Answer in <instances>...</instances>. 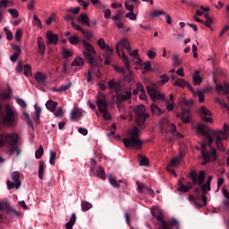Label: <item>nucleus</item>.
Here are the masks:
<instances>
[{
  "instance_id": "obj_1",
  "label": "nucleus",
  "mask_w": 229,
  "mask_h": 229,
  "mask_svg": "<svg viewBox=\"0 0 229 229\" xmlns=\"http://www.w3.org/2000/svg\"><path fill=\"white\" fill-rule=\"evenodd\" d=\"M68 40L70 44H72V46H78V44L81 42L84 47V50L82 52L84 58L87 59L88 64H90L92 67H98V62H96V59L94 58V56L96 55V50L90 43L87 42L86 40L81 41L80 39V37L76 35L70 36L68 38Z\"/></svg>"
},
{
  "instance_id": "obj_2",
  "label": "nucleus",
  "mask_w": 229,
  "mask_h": 229,
  "mask_svg": "<svg viewBox=\"0 0 229 229\" xmlns=\"http://www.w3.org/2000/svg\"><path fill=\"white\" fill-rule=\"evenodd\" d=\"M3 146H6L9 155H14L16 153V157H19L22 151L19 148V134L15 132L0 134V148H3Z\"/></svg>"
},
{
  "instance_id": "obj_3",
  "label": "nucleus",
  "mask_w": 229,
  "mask_h": 229,
  "mask_svg": "<svg viewBox=\"0 0 229 229\" xmlns=\"http://www.w3.org/2000/svg\"><path fill=\"white\" fill-rule=\"evenodd\" d=\"M190 178L192 182H188V185L181 184L178 188L180 192H189V190L192 189V185H199V187H200V191H203V194H207V191H208V184H203V182H205V171H199L198 176V173L192 170L190 173Z\"/></svg>"
},
{
  "instance_id": "obj_4",
  "label": "nucleus",
  "mask_w": 229,
  "mask_h": 229,
  "mask_svg": "<svg viewBox=\"0 0 229 229\" xmlns=\"http://www.w3.org/2000/svg\"><path fill=\"white\" fill-rule=\"evenodd\" d=\"M17 119H19V114L15 108L10 106V104H5L3 109V106L0 104V121L2 124L9 126V128H15Z\"/></svg>"
},
{
  "instance_id": "obj_5",
  "label": "nucleus",
  "mask_w": 229,
  "mask_h": 229,
  "mask_svg": "<svg viewBox=\"0 0 229 229\" xmlns=\"http://www.w3.org/2000/svg\"><path fill=\"white\" fill-rule=\"evenodd\" d=\"M115 49L118 56H122V60L125 65L126 70L130 71V59H128V56H126L124 54V49L127 51V53H129L130 56H133V58L136 60H139V50L135 49L133 52H131L130 41H128L126 38H123L121 41H119L116 44Z\"/></svg>"
},
{
  "instance_id": "obj_6",
  "label": "nucleus",
  "mask_w": 229,
  "mask_h": 229,
  "mask_svg": "<svg viewBox=\"0 0 229 229\" xmlns=\"http://www.w3.org/2000/svg\"><path fill=\"white\" fill-rule=\"evenodd\" d=\"M128 138L123 140L125 148H133L134 149H140L144 142L139 138V127L134 126L128 131Z\"/></svg>"
},
{
  "instance_id": "obj_7",
  "label": "nucleus",
  "mask_w": 229,
  "mask_h": 229,
  "mask_svg": "<svg viewBox=\"0 0 229 229\" xmlns=\"http://www.w3.org/2000/svg\"><path fill=\"white\" fill-rule=\"evenodd\" d=\"M133 113L136 119V124L144 130L146 128V119L149 117V114L146 113V107L144 105H139L133 109Z\"/></svg>"
},
{
  "instance_id": "obj_8",
  "label": "nucleus",
  "mask_w": 229,
  "mask_h": 229,
  "mask_svg": "<svg viewBox=\"0 0 229 229\" xmlns=\"http://www.w3.org/2000/svg\"><path fill=\"white\" fill-rule=\"evenodd\" d=\"M97 106L105 121H110L112 116L108 113V102H106V96L104 93L98 92Z\"/></svg>"
},
{
  "instance_id": "obj_9",
  "label": "nucleus",
  "mask_w": 229,
  "mask_h": 229,
  "mask_svg": "<svg viewBox=\"0 0 229 229\" xmlns=\"http://www.w3.org/2000/svg\"><path fill=\"white\" fill-rule=\"evenodd\" d=\"M150 212L153 216V218L157 219V221H158L159 225L162 229H173V221L166 222L164 219V217H165L164 213H162L160 208H158L157 207H153L150 209Z\"/></svg>"
},
{
  "instance_id": "obj_10",
  "label": "nucleus",
  "mask_w": 229,
  "mask_h": 229,
  "mask_svg": "<svg viewBox=\"0 0 229 229\" xmlns=\"http://www.w3.org/2000/svg\"><path fill=\"white\" fill-rule=\"evenodd\" d=\"M146 89L152 101H165V103H168L165 97L158 91V86L155 82H150L146 86Z\"/></svg>"
},
{
  "instance_id": "obj_11",
  "label": "nucleus",
  "mask_w": 229,
  "mask_h": 229,
  "mask_svg": "<svg viewBox=\"0 0 229 229\" xmlns=\"http://www.w3.org/2000/svg\"><path fill=\"white\" fill-rule=\"evenodd\" d=\"M213 135L216 137V144L220 151H225V146L221 140H226L229 135V127L228 124H224L223 131H214Z\"/></svg>"
},
{
  "instance_id": "obj_12",
  "label": "nucleus",
  "mask_w": 229,
  "mask_h": 229,
  "mask_svg": "<svg viewBox=\"0 0 229 229\" xmlns=\"http://www.w3.org/2000/svg\"><path fill=\"white\" fill-rule=\"evenodd\" d=\"M161 133L166 140H173V123H169L167 118H163L160 123Z\"/></svg>"
},
{
  "instance_id": "obj_13",
  "label": "nucleus",
  "mask_w": 229,
  "mask_h": 229,
  "mask_svg": "<svg viewBox=\"0 0 229 229\" xmlns=\"http://www.w3.org/2000/svg\"><path fill=\"white\" fill-rule=\"evenodd\" d=\"M201 155L204 160L202 165H207L210 160H212V162L217 160V151H216V148H212L211 151L208 152L207 151V144L205 143L201 144Z\"/></svg>"
},
{
  "instance_id": "obj_14",
  "label": "nucleus",
  "mask_w": 229,
  "mask_h": 229,
  "mask_svg": "<svg viewBox=\"0 0 229 229\" xmlns=\"http://www.w3.org/2000/svg\"><path fill=\"white\" fill-rule=\"evenodd\" d=\"M12 180L13 182L7 181V189L10 191L13 188L20 189L21 188V176L17 172H13L12 174Z\"/></svg>"
},
{
  "instance_id": "obj_15",
  "label": "nucleus",
  "mask_w": 229,
  "mask_h": 229,
  "mask_svg": "<svg viewBox=\"0 0 229 229\" xmlns=\"http://www.w3.org/2000/svg\"><path fill=\"white\" fill-rule=\"evenodd\" d=\"M199 114H200L202 121H204L205 123H213L212 118H210V115H212V112H210V110L207 109V107L201 106L199 108Z\"/></svg>"
},
{
  "instance_id": "obj_16",
  "label": "nucleus",
  "mask_w": 229,
  "mask_h": 229,
  "mask_svg": "<svg viewBox=\"0 0 229 229\" xmlns=\"http://www.w3.org/2000/svg\"><path fill=\"white\" fill-rule=\"evenodd\" d=\"M177 117H181L182 123L184 124H189L191 121H192V114L191 113V110L189 109H182V114H177Z\"/></svg>"
},
{
  "instance_id": "obj_17",
  "label": "nucleus",
  "mask_w": 229,
  "mask_h": 229,
  "mask_svg": "<svg viewBox=\"0 0 229 229\" xmlns=\"http://www.w3.org/2000/svg\"><path fill=\"white\" fill-rule=\"evenodd\" d=\"M214 82L216 83V90L218 94H229V85L227 83H224V85L217 84V81H216V76L213 77Z\"/></svg>"
},
{
  "instance_id": "obj_18",
  "label": "nucleus",
  "mask_w": 229,
  "mask_h": 229,
  "mask_svg": "<svg viewBox=\"0 0 229 229\" xmlns=\"http://www.w3.org/2000/svg\"><path fill=\"white\" fill-rule=\"evenodd\" d=\"M174 85H176L177 87H181V89H185V87H187V89H189V90L191 92H192V94H194V96H196V93L194 92L192 86H191V84H189V82H187L183 79H177L175 81V82L174 83Z\"/></svg>"
},
{
  "instance_id": "obj_19",
  "label": "nucleus",
  "mask_w": 229,
  "mask_h": 229,
  "mask_svg": "<svg viewBox=\"0 0 229 229\" xmlns=\"http://www.w3.org/2000/svg\"><path fill=\"white\" fill-rule=\"evenodd\" d=\"M136 185L138 187V191L142 194L144 192H148L149 196H155V191H153L151 189L148 188L144 183L140 182L139 181L136 182Z\"/></svg>"
},
{
  "instance_id": "obj_20",
  "label": "nucleus",
  "mask_w": 229,
  "mask_h": 229,
  "mask_svg": "<svg viewBox=\"0 0 229 229\" xmlns=\"http://www.w3.org/2000/svg\"><path fill=\"white\" fill-rule=\"evenodd\" d=\"M189 199L191 203H193L196 208H201V207H205L207 205V196H205V193L201 195V200L204 203L203 205L199 204L198 200H196V198H194L192 195L189 196Z\"/></svg>"
},
{
  "instance_id": "obj_21",
  "label": "nucleus",
  "mask_w": 229,
  "mask_h": 229,
  "mask_svg": "<svg viewBox=\"0 0 229 229\" xmlns=\"http://www.w3.org/2000/svg\"><path fill=\"white\" fill-rule=\"evenodd\" d=\"M47 38V46H49L50 44H54V46H56L58 44V35L53 33L52 31H47L46 35Z\"/></svg>"
},
{
  "instance_id": "obj_22",
  "label": "nucleus",
  "mask_w": 229,
  "mask_h": 229,
  "mask_svg": "<svg viewBox=\"0 0 229 229\" xmlns=\"http://www.w3.org/2000/svg\"><path fill=\"white\" fill-rule=\"evenodd\" d=\"M116 103H123V101H128L131 98V90H126L124 94H116Z\"/></svg>"
},
{
  "instance_id": "obj_23",
  "label": "nucleus",
  "mask_w": 229,
  "mask_h": 229,
  "mask_svg": "<svg viewBox=\"0 0 229 229\" xmlns=\"http://www.w3.org/2000/svg\"><path fill=\"white\" fill-rule=\"evenodd\" d=\"M107 87L110 90H114V92L115 94H118L119 92H121V82H115L114 80H111L108 81L107 83Z\"/></svg>"
},
{
  "instance_id": "obj_24",
  "label": "nucleus",
  "mask_w": 229,
  "mask_h": 229,
  "mask_svg": "<svg viewBox=\"0 0 229 229\" xmlns=\"http://www.w3.org/2000/svg\"><path fill=\"white\" fill-rule=\"evenodd\" d=\"M37 83L39 85H42L43 87H46L47 82L46 81L47 80V76L40 72H38L34 76Z\"/></svg>"
},
{
  "instance_id": "obj_25",
  "label": "nucleus",
  "mask_w": 229,
  "mask_h": 229,
  "mask_svg": "<svg viewBox=\"0 0 229 229\" xmlns=\"http://www.w3.org/2000/svg\"><path fill=\"white\" fill-rule=\"evenodd\" d=\"M38 53L43 56V55H46V41H44V38L42 37L38 38Z\"/></svg>"
},
{
  "instance_id": "obj_26",
  "label": "nucleus",
  "mask_w": 229,
  "mask_h": 229,
  "mask_svg": "<svg viewBox=\"0 0 229 229\" xmlns=\"http://www.w3.org/2000/svg\"><path fill=\"white\" fill-rule=\"evenodd\" d=\"M98 46L100 47V49H106L108 55H112L114 53V50L112 49V47H110L109 46H106V43L103 38L98 39Z\"/></svg>"
},
{
  "instance_id": "obj_27",
  "label": "nucleus",
  "mask_w": 229,
  "mask_h": 229,
  "mask_svg": "<svg viewBox=\"0 0 229 229\" xmlns=\"http://www.w3.org/2000/svg\"><path fill=\"white\" fill-rule=\"evenodd\" d=\"M77 21L81 24L89 26V28H90V21L89 20V16L87 15V13H81L77 18Z\"/></svg>"
},
{
  "instance_id": "obj_28",
  "label": "nucleus",
  "mask_w": 229,
  "mask_h": 229,
  "mask_svg": "<svg viewBox=\"0 0 229 229\" xmlns=\"http://www.w3.org/2000/svg\"><path fill=\"white\" fill-rule=\"evenodd\" d=\"M91 171L92 173H94V174H97V176H98V178H101L102 180H105L106 178L105 176V168H103L102 166H98V168L91 167Z\"/></svg>"
},
{
  "instance_id": "obj_29",
  "label": "nucleus",
  "mask_w": 229,
  "mask_h": 229,
  "mask_svg": "<svg viewBox=\"0 0 229 229\" xmlns=\"http://www.w3.org/2000/svg\"><path fill=\"white\" fill-rule=\"evenodd\" d=\"M57 106H58V102L53 101V99H49L46 103V108L49 110V112H55Z\"/></svg>"
},
{
  "instance_id": "obj_30",
  "label": "nucleus",
  "mask_w": 229,
  "mask_h": 229,
  "mask_svg": "<svg viewBox=\"0 0 229 229\" xmlns=\"http://www.w3.org/2000/svg\"><path fill=\"white\" fill-rule=\"evenodd\" d=\"M35 113H34V122L36 124H38L40 123V114L42 112V109L35 104L34 106Z\"/></svg>"
},
{
  "instance_id": "obj_31",
  "label": "nucleus",
  "mask_w": 229,
  "mask_h": 229,
  "mask_svg": "<svg viewBox=\"0 0 229 229\" xmlns=\"http://www.w3.org/2000/svg\"><path fill=\"white\" fill-rule=\"evenodd\" d=\"M76 225V214H72L70 220L65 224L66 229H72V226Z\"/></svg>"
},
{
  "instance_id": "obj_32",
  "label": "nucleus",
  "mask_w": 229,
  "mask_h": 229,
  "mask_svg": "<svg viewBox=\"0 0 229 229\" xmlns=\"http://www.w3.org/2000/svg\"><path fill=\"white\" fill-rule=\"evenodd\" d=\"M150 110L153 114V115H162V114H164V110L160 109V107H158V106L153 104L150 106Z\"/></svg>"
},
{
  "instance_id": "obj_33",
  "label": "nucleus",
  "mask_w": 229,
  "mask_h": 229,
  "mask_svg": "<svg viewBox=\"0 0 229 229\" xmlns=\"http://www.w3.org/2000/svg\"><path fill=\"white\" fill-rule=\"evenodd\" d=\"M182 160H183V153H180L178 156L173 158V167H178L180 164H182Z\"/></svg>"
},
{
  "instance_id": "obj_34",
  "label": "nucleus",
  "mask_w": 229,
  "mask_h": 229,
  "mask_svg": "<svg viewBox=\"0 0 229 229\" xmlns=\"http://www.w3.org/2000/svg\"><path fill=\"white\" fill-rule=\"evenodd\" d=\"M13 49L15 53L10 56L11 62H17V58H19V55H21V47L19 46H14Z\"/></svg>"
},
{
  "instance_id": "obj_35",
  "label": "nucleus",
  "mask_w": 229,
  "mask_h": 229,
  "mask_svg": "<svg viewBox=\"0 0 229 229\" xmlns=\"http://www.w3.org/2000/svg\"><path fill=\"white\" fill-rule=\"evenodd\" d=\"M173 138L174 140V139H178L179 142H182V140H183V134L178 132V131H176V125H173Z\"/></svg>"
},
{
  "instance_id": "obj_36",
  "label": "nucleus",
  "mask_w": 229,
  "mask_h": 229,
  "mask_svg": "<svg viewBox=\"0 0 229 229\" xmlns=\"http://www.w3.org/2000/svg\"><path fill=\"white\" fill-rule=\"evenodd\" d=\"M207 130H208V126L203 123L197 125V131L198 133H201V135H207Z\"/></svg>"
},
{
  "instance_id": "obj_37",
  "label": "nucleus",
  "mask_w": 229,
  "mask_h": 229,
  "mask_svg": "<svg viewBox=\"0 0 229 229\" xmlns=\"http://www.w3.org/2000/svg\"><path fill=\"white\" fill-rule=\"evenodd\" d=\"M81 111H80V109L76 108L73 109L71 113V121H74L76 119H78V117H81Z\"/></svg>"
},
{
  "instance_id": "obj_38",
  "label": "nucleus",
  "mask_w": 229,
  "mask_h": 229,
  "mask_svg": "<svg viewBox=\"0 0 229 229\" xmlns=\"http://www.w3.org/2000/svg\"><path fill=\"white\" fill-rule=\"evenodd\" d=\"M201 76H199V71H196L193 75V83L194 85H201Z\"/></svg>"
},
{
  "instance_id": "obj_39",
  "label": "nucleus",
  "mask_w": 229,
  "mask_h": 229,
  "mask_svg": "<svg viewBox=\"0 0 229 229\" xmlns=\"http://www.w3.org/2000/svg\"><path fill=\"white\" fill-rule=\"evenodd\" d=\"M85 64V62L83 61V58L81 57H76L72 62V66H77L80 67L81 65H83Z\"/></svg>"
},
{
  "instance_id": "obj_40",
  "label": "nucleus",
  "mask_w": 229,
  "mask_h": 229,
  "mask_svg": "<svg viewBox=\"0 0 229 229\" xmlns=\"http://www.w3.org/2000/svg\"><path fill=\"white\" fill-rule=\"evenodd\" d=\"M90 208H92V204H90V202H88L85 200L81 202L82 212H89V210H90Z\"/></svg>"
},
{
  "instance_id": "obj_41",
  "label": "nucleus",
  "mask_w": 229,
  "mask_h": 229,
  "mask_svg": "<svg viewBox=\"0 0 229 229\" xmlns=\"http://www.w3.org/2000/svg\"><path fill=\"white\" fill-rule=\"evenodd\" d=\"M44 169H45L44 161H39V168H38L39 180H44Z\"/></svg>"
},
{
  "instance_id": "obj_42",
  "label": "nucleus",
  "mask_w": 229,
  "mask_h": 229,
  "mask_svg": "<svg viewBox=\"0 0 229 229\" xmlns=\"http://www.w3.org/2000/svg\"><path fill=\"white\" fill-rule=\"evenodd\" d=\"M182 61L180 58L179 55H173V64L174 65V67H180V65H182Z\"/></svg>"
},
{
  "instance_id": "obj_43",
  "label": "nucleus",
  "mask_w": 229,
  "mask_h": 229,
  "mask_svg": "<svg viewBox=\"0 0 229 229\" xmlns=\"http://www.w3.org/2000/svg\"><path fill=\"white\" fill-rule=\"evenodd\" d=\"M13 2L10 0H1L0 1V8H8V6H12Z\"/></svg>"
},
{
  "instance_id": "obj_44",
  "label": "nucleus",
  "mask_w": 229,
  "mask_h": 229,
  "mask_svg": "<svg viewBox=\"0 0 229 229\" xmlns=\"http://www.w3.org/2000/svg\"><path fill=\"white\" fill-rule=\"evenodd\" d=\"M140 165H148L149 164V159L144 156L139 155Z\"/></svg>"
},
{
  "instance_id": "obj_45",
  "label": "nucleus",
  "mask_w": 229,
  "mask_h": 229,
  "mask_svg": "<svg viewBox=\"0 0 229 229\" xmlns=\"http://www.w3.org/2000/svg\"><path fill=\"white\" fill-rule=\"evenodd\" d=\"M56 152L51 150L50 151V157H49V164L51 165H55V164L56 163Z\"/></svg>"
},
{
  "instance_id": "obj_46",
  "label": "nucleus",
  "mask_w": 229,
  "mask_h": 229,
  "mask_svg": "<svg viewBox=\"0 0 229 229\" xmlns=\"http://www.w3.org/2000/svg\"><path fill=\"white\" fill-rule=\"evenodd\" d=\"M161 80L157 81V85L162 86L165 85L169 81V77L167 75L164 74L160 76Z\"/></svg>"
},
{
  "instance_id": "obj_47",
  "label": "nucleus",
  "mask_w": 229,
  "mask_h": 229,
  "mask_svg": "<svg viewBox=\"0 0 229 229\" xmlns=\"http://www.w3.org/2000/svg\"><path fill=\"white\" fill-rule=\"evenodd\" d=\"M108 182H109V183H110L113 187H114V188H116V189H119V187H120L119 182H117V180H115V179H114V177H112L111 175L108 176Z\"/></svg>"
},
{
  "instance_id": "obj_48",
  "label": "nucleus",
  "mask_w": 229,
  "mask_h": 229,
  "mask_svg": "<svg viewBox=\"0 0 229 229\" xmlns=\"http://www.w3.org/2000/svg\"><path fill=\"white\" fill-rule=\"evenodd\" d=\"M69 89H71V83L60 86L59 88L55 89V92H65V90H69Z\"/></svg>"
},
{
  "instance_id": "obj_49",
  "label": "nucleus",
  "mask_w": 229,
  "mask_h": 229,
  "mask_svg": "<svg viewBox=\"0 0 229 229\" xmlns=\"http://www.w3.org/2000/svg\"><path fill=\"white\" fill-rule=\"evenodd\" d=\"M14 38L16 42H21L22 38V29H18L15 32Z\"/></svg>"
},
{
  "instance_id": "obj_50",
  "label": "nucleus",
  "mask_w": 229,
  "mask_h": 229,
  "mask_svg": "<svg viewBox=\"0 0 229 229\" xmlns=\"http://www.w3.org/2000/svg\"><path fill=\"white\" fill-rule=\"evenodd\" d=\"M204 17L206 19V22L204 21L205 26H207V28H210V26H212V18H210V16L208 15V13H205Z\"/></svg>"
},
{
  "instance_id": "obj_51",
  "label": "nucleus",
  "mask_w": 229,
  "mask_h": 229,
  "mask_svg": "<svg viewBox=\"0 0 229 229\" xmlns=\"http://www.w3.org/2000/svg\"><path fill=\"white\" fill-rule=\"evenodd\" d=\"M4 31L6 35V39L7 40H13V34L12 33V31L10 30H8V28L4 27Z\"/></svg>"
},
{
  "instance_id": "obj_52",
  "label": "nucleus",
  "mask_w": 229,
  "mask_h": 229,
  "mask_svg": "<svg viewBox=\"0 0 229 229\" xmlns=\"http://www.w3.org/2000/svg\"><path fill=\"white\" fill-rule=\"evenodd\" d=\"M72 56V52L67 50V48L63 49V58L64 60H67V58H71Z\"/></svg>"
},
{
  "instance_id": "obj_53",
  "label": "nucleus",
  "mask_w": 229,
  "mask_h": 229,
  "mask_svg": "<svg viewBox=\"0 0 229 229\" xmlns=\"http://www.w3.org/2000/svg\"><path fill=\"white\" fill-rule=\"evenodd\" d=\"M195 94L198 96L199 103L205 101V91L199 90Z\"/></svg>"
},
{
  "instance_id": "obj_54",
  "label": "nucleus",
  "mask_w": 229,
  "mask_h": 229,
  "mask_svg": "<svg viewBox=\"0 0 229 229\" xmlns=\"http://www.w3.org/2000/svg\"><path fill=\"white\" fill-rule=\"evenodd\" d=\"M42 155H44V148L40 145L39 148L36 150L35 157L38 159L42 157Z\"/></svg>"
},
{
  "instance_id": "obj_55",
  "label": "nucleus",
  "mask_w": 229,
  "mask_h": 229,
  "mask_svg": "<svg viewBox=\"0 0 229 229\" xmlns=\"http://www.w3.org/2000/svg\"><path fill=\"white\" fill-rule=\"evenodd\" d=\"M30 73H31V65L25 64L24 67H23L24 76H30Z\"/></svg>"
},
{
  "instance_id": "obj_56",
  "label": "nucleus",
  "mask_w": 229,
  "mask_h": 229,
  "mask_svg": "<svg viewBox=\"0 0 229 229\" xmlns=\"http://www.w3.org/2000/svg\"><path fill=\"white\" fill-rule=\"evenodd\" d=\"M7 12L13 17L14 19L19 18V11L17 9H8Z\"/></svg>"
},
{
  "instance_id": "obj_57",
  "label": "nucleus",
  "mask_w": 229,
  "mask_h": 229,
  "mask_svg": "<svg viewBox=\"0 0 229 229\" xmlns=\"http://www.w3.org/2000/svg\"><path fill=\"white\" fill-rule=\"evenodd\" d=\"M4 210H10V206L8 202H0V211L3 212Z\"/></svg>"
},
{
  "instance_id": "obj_58",
  "label": "nucleus",
  "mask_w": 229,
  "mask_h": 229,
  "mask_svg": "<svg viewBox=\"0 0 229 229\" xmlns=\"http://www.w3.org/2000/svg\"><path fill=\"white\" fill-rule=\"evenodd\" d=\"M66 12H68V13H73V15H78V13H80V7H75V8H69L66 9Z\"/></svg>"
},
{
  "instance_id": "obj_59",
  "label": "nucleus",
  "mask_w": 229,
  "mask_h": 229,
  "mask_svg": "<svg viewBox=\"0 0 229 229\" xmlns=\"http://www.w3.org/2000/svg\"><path fill=\"white\" fill-rule=\"evenodd\" d=\"M125 17H127V19H130V21H136L137 20V15H135V13L133 12H130L128 13Z\"/></svg>"
},
{
  "instance_id": "obj_60",
  "label": "nucleus",
  "mask_w": 229,
  "mask_h": 229,
  "mask_svg": "<svg viewBox=\"0 0 229 229\" xmlns=\"http://www.w3.org/2000/svg\"><path fill=\"white\" fill-rule=\"evenodd\" d=\"M16 103H18V105H20V106L21 108H26V106H27L26 102L22 98H16Z\"/></svg>"
},
{
  "instance_id": "obj_61",
  "label": "nucleus",
  "mask_w": 229,
  "mask_h": 229,
  "mask_svg": "<svg viewBox=\"0 0 229 229\" xmlns=\"http://www.w3.org/2000/svg\"><path fill=\"white\" fill-rule=\"evenodd\" d=\"M111 19L113 21H121V19H123V13H121V11H118L116 15L112 16Z\"/></svg>"
},
{
  "instance_id": "obj_62",
  "label": "nucleus",
  "mask_w": 229,
  "mask_h": 229,
  "mask_svg": "<svg viewBox=\"0 0 229 229\" xmlns=\"http://www.w3.org/2000/svg\"><path fill=\"white\" fill-rule=\"evenodd\" d=\"M182 105H184V106H192V105H194V100L192 99H190V100H186V99H183L182 101Z\"/></svg>"
},
{
  "instance_id": "obj_63",
  "label": "nucleus",
  "mask_w": 229,
  "mask_h": 229,
  "mask_svg": "<svg viewBox=\"0 0 229 229\" xmlns=\"http://www.w3.org/2000/svg\"><path fill=\"white\" fill-rule=\"evenodd\" d=\"M136 89H138V92H146V89H144V86L140 82L136 83Z\"/></svg>"
},
{
  "instance_id": "obj_64",
  "label": "nucleus",
  "mask_w": 229,
  "mask_h": 229,
  "mask_svg": "<svg viewBox=\"0 0 229 229\" xmlns=\"http://www.w3.org/2000/svg\"><path fill=\"white\" fill-rule=\"evenodd\" d=\"M54 115L55 117H64V110L62 108L57 109Z\"/></svg>"
}]
</instances>
